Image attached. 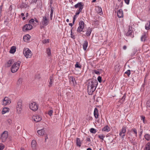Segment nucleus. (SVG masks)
<instances>
[{
  "label": "nucleus",
  "instance_id": "f257e3e1",
  "mask_svg": "<svg viewBox=\"0 0 150 150\" xmlns=\"http://www.w3.org/2000/svg\"><path fill=\"white\" fill-rule=\"evenodd\" d=\"M98 84V81L96 79H92L88 81L87 90L89 94H92L95 90Z\"/></svg>",
  "mask_w": 150,
  "mask_h": 150
},
{
  "label": "nucleus",
  "instance_id": "f03ea898",
  "mask_svg": "<svg viewBox=\"0 0 150 150\" xmlns=\"http://www.w3.org/2000/svg\"><path fill=\"white\" fill-rule=\"evenodd\" d=\"M49 16V14L48 13L45 14V15L43 16L42 17V20L41 24V27H44L47 25L49 23V20L48 19V17Z\"/></svg>",
  "mask_w": 150,
  "mask_h": 150
},
{
  "label": "nucleus",
  "instance_id": "7ed1b4c3",
  "mask_svg": "<svg viewBox=\"0 0 150 150\" xmlns=\"http://www.w3.org/2000/svg\"><path fill=\"white\" fill-rule=\"evenodd\" d=\"M23 53L26 58H30L32 55L31 51L28 48H25L24 49Z\"/></svg>",
  "mask_w": 150,
  "mask_h": 150
},
{
  "label": "nucleus",
  "instance_id": "20e7f679",
  "mask_svg": "<svg viewBox=\"0 0 150 150\" xmlns=\"http://www.w3.org/2000/svg\"><path fill=\"white\" fill-rule=\"evenodd\" d=\"M127 128L126 127L123 126L122 129L120 131L119 135L122 140L124 139V137L125 136Z\"/></svg>",
  "mask_w": 150,
  "mask_h": 150
},
{
  "label": "nucleus",
  "instance_id": "39448f33",
  "mask_svg": "<svg viewBox=\"0 0 150 150\" xmlns=\"http://www.w3.org/2000/svg\"><path fill=\"white\" fill-rule=\"evenodd\" d=\"M8 137V134L7 131H5L2 134L0 140H1L2 142H5Z\"/></svg>",
  "mask_w": 150,
  "mask_h": 150
},
{
  "label": "nucleus",
  "instance_id": "423d86ee",
  "mask_svg": "<svg viewBox=\"0 0 150 150\" xmlns=\"http://www.w3.org/2000/svg\"><path fill=\"white\" fill-rule=\"evenodd\" d=\"M79 26L78 27L77 31L80 33L83 30L84 27V23L82 21H80L79 23Z\"/></svg>",
  "mask_w": 150,
  "mask_h": 150
},
{
  "label": "nucleus",
  "instance_id": "0eeeda50",
  "mask_svg": "<svg viewBox=\"0 0 150 150\" xmlns=\"http://www.w3.org/2000/svg\"><path fill=\"white\" fill-rule=\"evenodd\" d=\"M30 108L32 110L35 111L37 110L38 107L35 103L33 102L30 104Z\"/></svg>",
  "mask_w": 150,
  "mask_h": 150
},
{
  "label": "nucleus",
  "instance_id": "6e6552de",
  "mask_svg": "<svg viewBox=\"0 0 150 150\" xmlns=\"http://www.w3.org/2000/svg\"><path fill=\"white\" fill-rule=\"evenodd\" d=\"M33 28V26L29 24H26L24 25L23 28V30L25 32L27 31L31 30Z\"/></svg>",
  "mask_w": 150,
  "mask_h": 150
},
{
  "label": "nucleus",
  "instance_id": "1a4fd4ad",
  "mask_svg": "<svg viewBox=\"0 0 150 150\" xmlns=\"http://www.w3.org/2000/svg\"><path fill=\"white\" fill-rule=\"evenodd\" d=\"M11 102V99L8 97H5L3 100L2 104L4 106H5L9 105Z\"/></svg>",
  "mask_w": 150,
  "mask_h": 150
},
{
  "label": "nucleus",
  "instance_id": "9d476101",
  "mask_svg": "<svg viewBox=\"0 0 150 150\" xmlns=\"http://www.w3.org/2000/svg\"><path fill=\"white\" fill-rule=\"evenodd\" d=\"M17 111L19 114L21 113L22 110V106L21 103L20 102L18 103L16 106Z\"/></svg>",
  "mask_w": 150,
  "mask_h": 150
},
{
  "label": "nucleus",
  "instance_id": "9b49d317",
  "mask_svg": "<svg viewBox=\"0 0 150 150\" xmlns=\"http://www.w3.org/2000/svg\"><path fill=\"white\" fill-rule=\"evenodd\" d=\"M41 117L38 115L33 116L32 117V120L36 122H39L41 120Z\"/></svg>",
  "mask_w": 150,
  "mask_h": 150
},
{
  "label": "nucleus",
  "instance_id": "f8f14e48",
  "mask_svg": "<svg viewBox=\"0 0 150 150\" xmlns=\"http://www.w3.org/2000/svg\"><path fill=\"white\" fill-rule=\"evenodd\" d=\"M83 4L82 3L80 2H79L77 4H75L74 6L75 8H79V9H80L81 8V10H82L83 8Z\"/></svg>",
  "mask_w": 150,
  "mask_h": 150
},
{
  "label": "nucleus",
  "instance_id": "ddd939ff",
  "mask_svg": "<svg viewBox=\"0 0 150 150\" xmlns=\"http://www.w3.org/2000/svg\"><path fill=\"white\" fill-rule=\"evenodd\" d=\"M117 16L119 18H122L123 16V12L122 9L119 10L117 13Z\"/></svg>",
  "mask_w": 150,
  "mask_h": 150
},
{
  "label": "nucleus",
  "instance_id": "4468645a",
  "mask_svg": "<svg viewBox=\"0 0 150 150\" xmlns=\"http://www.w3.org/2000/svg\"><path fill=\"white\" fill-rule=\"evenodd\" d=\"M19 68L18 66H11V71L12 73L16 72L18 71Z\"/></svg>",
  "mask_w": 150,
  "mask_h": 150
},
{
  "label": "nucleus",
  "instance_id": "2eb2a0df",
  "mask_svg": "<svg viewBox=\"0 0 150 150\" xmlns=\"http://www.w3.org/2000/svg\"><path fill=\"white\" fill-rule=\"evenodd\" d=\"M37 132L38 134L40 135H43L45 133V129H42L40 130H38L37 131Z\"/></svg>",
  "mask_w": 150,
  "mask_h": 150
},
{
  "label": "nucleus",
  "instance_id": "dca6fc26",
  "mask_svg": "<svg viewBox=\"0 0 150 150\" xmlns=\"http://www.w3.org/2000/svg\"><path fill=\"white\" fill-rule=\"evenodd\" d=\"M36 142L35 140H33L31 142V147L33 149H36Z\"/></svg>",
  "mask_w": 150,
  "mask_h": 150
},
{
  "label": "nucleus",
  "instance_id": "f3484780",
  "mask_svg": "<svg viewBox=\"0 0 150 150\" xmlns=\"http://www.w3.org/2000/svg\"><path fill=\"white\" fill-rule=\"evenodd\" d=\"M53 81L54 79L53 77L51 76L50 78V81L48 85L49 87H50L52 86Z\"/></svg>",
  "mask_w": 150,
  "mask_h": 150
},
{
  "label": "nucleus",
  "instance_id": "a211bd4d",
  "mask_svg": "<svg viewBox=\"0 0 150 150\" xmlns=\"http://www.w3.org/2000/svg\"><path fill=\"white\" fill-rule=\"evenodd\" d=\"M30 36L28 34H26L23 37V39L25 41L27 42L30 38Z\"/></svg>",
  "mask_w": 150,
  "mask_h": 150
},
{
  "label": "nucleus",
  "instance_id": "6ab92c4d",
  "mask_svg": "<svg viewBox=\"0 0 150 150\" xmlns=\"http://www.w3.org/2000/svg\"><path fill=\"white\" fill-rule=\"evenodd\" d=\"M88 42L86 40L84 41L83 45V48L84 50H86L88 47Z\"/></svg>",
  "mask_w": 150,
  "mask_h": 150
},
{
  "label": "nucleus",
  "instance_id": "aec40b11",
  "mask_svg": "<svg viewBox=\"0 0 150 150\" xmlns=\"http://www.w3.org/2000/svg\"><path fill=\"white\" fill-rule=\"evenodd\" d=\"M91 32L92 29L91 28H88L86 33V35L87 36H89L91 33Z\"/></svg>",
  "mask_w": 150,
  "mask_h": 150
},
{
  "label": "nucleus",
  "instance_id": "412c9836",
  "mask_svg": "<svg viewBox=\"0 0 150 150\" xmlns=\"http://www.w3.org/2000/svg\"><path fill=\"white\" fill-rule=\"evenodd\" d=\"M110 130V127L108 125H107L103 128L102 130V131L108 132Z\"/></svg>",
  "mask_w": 150,
  "mask_h": 150
},
{
  "label": "nucleus",
  "instance_id": "4be33fe9",
  "mask_svg": "<svg viewBox=\"0 0 150 150\" xmlns=\"http://www.w3.org/2000/svg\"><path fill=\"white\" fill-rule=\"evenodd\" d=\"M94 115L95 117L97 118L98 117V110L96 108H95L94 112Z\"/></svg>",
  "mask_w": 150,
  "mask_h": 150
},
{
  "label": "nucleus",
  "instance_id": "5701e85b",
  "mask_svg": "<svg viewBox=\"0 0 150 150\" xmlns=\"http://www.w3.org/2000/svg\"><path fill=\"white\" fill-rule=\"evenodd\" d=\"M16 48L15 46H12L10 49V52L11 53L13 54L15 53L16 51Z\"/></svg>",
  "mask_w": 150,
  "mask_h": 150
},
{
  "label": "nucleus",
  "instance_id": "b1692460",
  "mask_svg": "<svg viewBox=\"0 0 150 150\" xmlns=\"http://www.w3.org/2000/svg\"><path fill=\"white\" fill-rule=\"evenodd\" d=\"M146 34L145 33H144L142 35L141 37V41H144L146 40Z\"/></svg>",
  "mask_w": 150,
  "mask_h": 150
},
{
  "label": "nucleus",
  "instance_id": "393cba45",
  "mask_svg": "<svg viewBox=\"0 0 150 150\" xmlns=\"http://www.w3.org/2000/svg\"><path fill=\"white\" fill-rule=\"evenodd\" d=\"M76 143L77 145L79 146V147L81 145V140L80 139L77 138L76 140Z\"/></svg>",
  "mask_w": 150,
  "mask_h": 150
},
{
  "label": "nucleus",
  "instance_id": "a878e982",
  "mask_svg": "<svg viewBox=\"0 0 150 150\" xmlns=\"http://www.w3.org/2000/svg\"><path fill=\"white\" fill-rule=\"evenodd\" d=\"M144 150H150V143H148L146 145Z\"/></svg>",
  "mask_w": 150,
  "mask_h": 150
},
{
  "label": "nucleus",
  "instance_id": "bb28decb",
  "mask_svg": "<svg viewBox=\"0 0 150 150\" xmlns=\"http://www.w3.org/2000/svg\"><path fill=\"white\" fill-rule=\"evenodd\" d=\"M9 110V109L8 108H4L3 110L2 111V114H4L6 113L7 112H8Z\"/></svg>",
  "mask_w": 150,
  "mask_h": 150
},
{
  "label": "nucleus",
  "instance_id": "cd10ccee",
  "mask_svg": "<svg viewBox=\"0 0 150 150\" xmlns=\"http://www.w3.org/2000/svg\"><path fill=\"white\" fill-rule=\"evenodd\" d=\"M132 30H130L129 29L128 31L126 33V35L132 37Z\"/></svg>",
  "mask_w": 150,
  "mask_h": 150
},
{
  "label": "nucleus",
  "instance_id": "c85d7f7f",
  "mask_svg": "<svg viewBox=\"0 0 150 150\" xmlns=\"http://www.w3.org/2000/svg\"><path fill=\"white\" fill-rule=\"evenodd\" d=\"M96 9L98 13H102V10L101 7H97Z\"/></svg>",
  "mask_w": 150,
  "mask_h": 150
},
{
  "label": "nucleus",
  "instance_id": "c756f323",
  "mask_svg": "<svg viewBox=\"0 0 150 150\" xmlns=\"http://www.w3.org/2000/svg\"><path fill=\"white\" fill-rule=\"evenodd\" d=\"M131 132H133V134H135L136 137H137V132L136 129L135 128L132 129L131 130Z\"/></svg>",
  "mask_w": 150,
  "mask_h": 150
},
{
  "label": "nucleus",
  "instance_id": "7c9ffc66",
  "mask_svg": "<svg viewBox=\"0 0 150 150\" xmlns=\"http://www.w3.org/2000/svg\"><path fill=\"white\" fill-rule=\"evenodd\" d=\"M46 52L47 54V55L49 56L50 57L51 56V50L49 48H47L46 49Z\"/></svg>",
  "mask_w": 150,
  "mask_h": 150
},
{
  "label": "nucleus",
  "instance_id": "2f4dec72",
  "mask_svg": "<svg viewBox=\"0 0 150 150\" xmlns=\"http://www.w3.org/2000/svg\"><path fill=\"white\" fill-rule=\"evenodd\" d=\"M22 81L23 79L21 78H19L17 81V84L19 86L21 85L22 83Z\"/></svg>",
  "mask_w": 150,
  "mask_h": 150
},
{
  "label": "nucleus",
  "instance_id": "473e14b6",
  "mask_svg": "<svg viewBox=\"0 0 150 150\" xmlns=\"http://www.w3.org/2000/svg\"><path fill=\"white\" fill-rule=\"evenodd\" d=\"M53 10L52 8H51L50 10V19L51 20H52V19L53 14Z\"/></svg>",
  "mask_w": 150,
  "mask_h": 150
},
{
  "label": "nucleus",
  "instance_id": "72a5a7b5",
  "mask_svg": "<svg viewBox=\"0 0 150 150\" xmlns=\"http://www.w3.org/2000/svg\"><path fill=\"white\" fill-rule=\"evenodd\" d=\"M21 64V62L18 61L17 62H14L13 66H20Z\"/></svg>",
  "mask_w": 150,
  "mask_h": 150
},
{
  "label": "nucleus",
  "instance_id": "f704fd0d",
  "mask_svg": "<svg viewBox=\"0 0 150 150\" xmlns=\"http://www.w3.org/2000/svg\"><path fill=\"white\" fill-rule=\"evenodd\" d=\"M145 139L147 140H149L150 139V136L149 134H145L144 136Z\"/></svg>",
  "mask_w": 150,
  "mask_h": 150
},
{
  "label": "nucleus",
  "instance_id": "c9c22d12",
  "mask_svg": "<svg viewBox=\"0 0 150 150\" xmlns=\"http://www.w3.org/2000/svg\"><path fill=\"white\" fill-rule=\"evenodd\" d=\"M70 80L74 84V82L76 83V81L75 80V79L74 77L73 76H71L70 77Z\"/></svg>",
  "mask_w": 150,
  "mask_h": 150
},
{
  "label": "nucleus",
  "instance_id": "e433bc0d",
  "mask_svg": "<svg viewBox=\"0 0 150 150\" xmlns=\"http://www.w3.org/2000/svg\"><path fill=\"white\" fill-rule=\"evenodd\" d=\"M14 62L13 59H10L7 62V64H12Z\"/></svg>",
  "mask_w": 150,
  "mask_h": 150
},
{
  "label": "nucleus",
  "instance_id": "4c0bfd02",
  "mask_svg": "<svg viewBox=\"0 0 150 150\" xmlns=\"http://www.w3.org/2000/svg\"><path fill=\"white\" fill-rule=\"evenodd\" d=\"M125 98V95H124L123 96V97H122V98H121V99L120 100V102L122 103H123L124 102V101Z\"/></svg>",
  "mask_w": 150,
  "mask_h": 150
},
{
  "label": "nucleus",
  "instance_id": "58836bf2",
  "mask_svg": "<svg viewBox=\"0 0 150 150\" xmlns=\"http://www.w3.org/2000/svg\"><path fill=\"white\" fill-rule=\"evenodd\" d=\"M90 132L91 133L95 134L96 132V129L94 128H92L91 129Z\"/></svg>",
  "mask_w": 150,
  "mask_h": 150
},
{
  "label": "nucleus",
  "instance_id": "ea45409f",
  "mask_svg": "<svg viewBox=\"0 0 150 150\" xmlns=\"http://www.w3.org/2000/svg\"><path fill=\"white\" fill-rule=\"evenodd\" d=\"M49 40L48 39H46L42 41V43L44 44L47 43L49 42Z\"/></svg>",
  "mask_w": 150,
  "mask_h": 150
},
{
  "label": "nucleus",
  "instance_id": "a19ab883",
  "mask_svg": "<svg viewBox=\"0 0 150 150\" xmlns=\"http://www.w3.org/2000/svg\"><path fill=\"white\" fill-rule=\"evenodd\" d=\"M4 148V145L2 144H0V150H3Z\"/></svg>",
  "mask_w": 150,
  "mask_h": 150
},
{
  "label": "nucleus",
  "instance_id": "79ce46f5",
  "mask_svg": "<svg viewBox=\"0 0 150 150\" xmlns=\"http://www.w3.org/2000/svg\"><path fill=\"white\" fill-rule=\"evenodd\" d=\"M53 112V110H50L48 111V114L50 116H51L52 115Z\"/></svg>",
  "mask_w": 150,
  "mask_h": 150
},
{
  "label": "nucleus",
  "instance_id": "37998d69",
  "mask_svg": "<svg viewBox=\"0 0 150 150\" xmlns=\"http://www.w3.org/2000/svg\"><path fill=\"white\" fill-rule=\"evenodd\" d=\"M82 10H81V8L80 9H79V10L76 12L75 14L76 15H79Z\"/></svg>",
  "mask_w": 150,
  "mask_h": 150
},
{
  "label": "nucleus",
  "instance_id": "c03bdc74",
  "mask_svg": "<svg viewBox=\"0 0 150 150\" xmlns=\"http://www.w3.org/2000/svg\"><path fill=\"white\" fill-rule=\"evenodd\" d=\"M35 79H39L40 78V76L39 74H37L35 75Z\"/></svg>",
  "mask_w": 150,
  "mask_h": 150
},
{
  "label": "nucleus",
  "instance_id": "a18cd8bd",
  "mask_svg": "<svg viewBox=\"0 0 150 150\" xmlns=\"http://www.w3.org/2000/svg\"><path fill=\"white\" fill-rule=\"evenodd\" d=\"M98 137L100 139H102L103 140V138L105 137V136L103 135H99L98 136Z\"/></svg>",
  "mask_w": 150,
  "mask_h": 150
},
{
  "label": "nucleus",
  "instance_id": "49530a36",
  "mask_svg": "<svg viewBox=\"0 0 150 150\" xmlns=\"http://www.w3.org/2000/svg\"><path fill=\"white\" fill-rule=\"evenodd\" d=\"M77 15H76V14L74 16L73 18V24L75 22V21L76 20V18L77 17Z\"/></svg>",
  "mask_w": 150,
  "mask_h": 150
},
{
  "label": "nucleus",
  "instance_id": "de8ad7c7",
  "mask_svg": "<svg viewBox=\"0 0 150 150\" xmlns=\"http://www.w3.org/2000/svg\"><path fill=\"white\" fill-rule=\"evenodd\" d=\"M75 70L76 71H78L79 69H81V66H75Z\"/></svg>",
  "mask_w": 150,
  "mask_h": 150
},
{
  "label": "nucleus",
  "instance_id": "09e8293b",
  "mask_svg": "<svg viewBox=\"0 0 150 150\" xmlns=\"http://www.w3.org/2000/svg\"><path fill=\"white\" fill-rule=\"evenodd\" d=\"M34 19L32 18L30 20L29 23L30 24H32L34 22Z\"/></svg>",
  "mask_w": 150,
  "mask_h": 150
},
{
  "label": "nucleus",
  "instance_id": "8fccbe9b",
  "mask_svg": "<svg viewBox=\"0 0 150 150\" xmlns=\"http://www.w3.org/2000/svg\"><path fill=\"white\" fill-rule=\"evenodd\" d=\"M125 73L127 74L128 76H129L130 74V71L129 70H127L125 72Z\"/></svg>",
  "mask_w": 150,
  "mask_h": 150
},
{
  "label": "nucleus",
  "instance_id": "3c124183",
  "mask_svg": "<svg viewBox=\"0 0 150 150\" xmlns=\"http://www.w3.org/2000/svg\"><path fill=\"white\" fill-rule=\"evenodd\" d=\"M101 79L102 78L101 76H99L98 77V81L100 83L101 81Z\"/></svg>",
  "mask_w": 150,
  "mask_h": 150
},
{
  "label": "nucleus",
  "instance_id": "603ef678",
  "mask_svg": "<svg viewBox=\"0 0 150 150\" xmlns=\"http://www.w3.org/2000/svg\"><path fill=\"white\" fill-rule=\"evenodd\" d=\"M141 119L143 120V121L144 123V120L145 119V117L143 116H142L141 117Z\"/></svg>",
  "mask_w": 150,
  "mask_h": 150
},
{
  "label": "nucleus",
  "instance_id": "864d4df0",
  "mask_svg": "<svg viewBox=\"0 0 150 150\" xmlns=\"http://www.w3.org/2000/svg\"><path fill=\"white\" fill-rule=\"evenodd\" d=\"M94 72L96 74L98 75H99L100 74L99 72L98 71H96V70H94Z\"/></svg>",
  "mask_w": 150,
  "mask_h": 150
},
{
  "label": "nucleus",
  "instance_id": "5fc2aeb1",
  "mask_svg": "<svg viewBox=\"0 0 150 150\" xmlns=\"http://www.w3.org/2000/svg\"><path fill=\"white\" fill-rule=\"evenodd\" d=\"M125 2L127 4H129V2L130 0H124Z\"/></svg>",
  "mask_w": 150,
  "mask_h": 150
},
{
  "label": "nucleus",
  "instance_id": "6e6d98bb",
  "mask_svg": "<svg viewBox=\"0 0 150 150\" xmlns=\"http://www.w3.org/2000/svg\"><path fill=\"white\" fill-rule=\"evenodd\" d=\"M71 37L73 39L74 38V36L72 34V30H71Z\"/></svg>",
  "mask_w": 150,
  "mask_h": 150
},
{
  "label": "nucleus",
  "instance_id": "4d7b16f0",
  "mask_svg": "<svg viewBox=\"0 0 150 150\" xmlns=\"http://www.w3.org/2000/svg\"><path fill=\"white\" fill-rule=\"evenodd\" d=\"M7 121L9 124H11L12 122V120L10 119H8L7 120Z\"/></svg>",
  "mask_w": 150,
  "mask_h": 150
},
{
  "label": "nucleus",
  "instance_id": "13d9d810",
  "mask_svg": "<svg viewBox=\"0 0 150 150\" xmlns=\"http://www.w3.org/2000/svg\"><path fill=\"white\" fill-rule=\"evenodd\" d=\"M147 105L148 106L150 107V101L147 102Z\"/></svg>",
  "mask_w": 150,
  "mask_h": 150
},
{
  "label": "nucleus",
  "instance_id": "bf43d9fd",
  "mask_svg": "<svg viewBox=\"0 0 150 150\" xmlns=\"http://www.w3.org/2000/svg\"><path fill=\"white\" fill-rule=\"evenodd\" d=\"M127 48V47L125 45H124L123 47V49L124 50H126Z\"/></svg>",
  "mask_w": 150,
  "mask_h": 150
},
{
  "label": "nucleus",
  "instance_id": "052dcab7",
  "mask_svg": "<svg viewBox=\"0 0 150 150\" xmlns=\"http://www.w3.org/2000/svg\"><path fill=\"white\" fill-rule=\"evenodd\" d=\"M79 64L78 62H77L75 64L74 66H79Z\"/></svg>",
  "mask_w": 150,
  "mask_h": 150
},
{
  "label": "nucleus",
  "instance_id": "680f3d73",
  "mask_svg": "<svg viewBox=\"0 0 150 150\" xmlns=\"http://www.w3.org/2000/svg\"><path fill=\"white\" fill-rule=\"evenodd\" d=\"M74 24H73V23H69V25L70 26H71L72 27V26H73V25Z\"/></svg>",
  "mask_w": 150,
  "mask_h": 150
},
{
  "label": "nucleus",
  "instance_id": "e2e57ef3",
  "mask_svg": "<svg viewBox=\"0 0 150 150\" xmlns=\"http://www.w3.org/2000/svg\"><path fill=\"white\" fill-rule=\"evenodd\" d=\"M21 15L22 16H24V14L23 13H22L21 14Z\"/></svg>",
  "mask_w": 150,
  "mask_h": 150
},
{
  "label": "nucleus",
  "instance_id": "0e129e2a",
  "mask_svg": "<svg viewBox=\"0 0 150 150\" xmlns=\"http://www.w3.org/2000/svg\"><path fill=\"white\" fill-rule=\"evenodd\" d=\"M35 21L37 23H38V20L36 19H35Z\"/></svg>",
  "mask_w": 150,
  "mask_h": 150
},
{
  "label": "nucleus",
  "instance_id": "69168bd1",
  "mask_svg": "<svg viewBox=\"0 0 150 150\" xmlns=\"http://www.w3.org/2000/svg\"><path fill=\"white\" fill-rule=\"evenodd\" d=\"M86 150H92V149L91 148H88Z\"/></svg>",
  "mask_w": 150,
  "mask_h": 150
},
{
  "label": "nucleus",
  "instance_id": "338daca9",
  "mask_svg": "<svg viewBox=\"0 0 150 150\" xmlns=\"http://www.w3.org/2000/svg\"><path fill=\"white\" fill-rule=\"evenodd\" d=\"M9 9L11 10L12 9V7H11V6L9 8Z\"/></svg>",
  "mask_w": 150,
  "mask_h": 150
},
{
  "label": "nucleus",
  "instance_id": "774afa93",
  "mask_svg": "<svg viewBox=\"0 0 150 150\" xmlns=\"http://www.w3.org/2000/svg\"><path fill=\"white\" fill-rule=\"evenodd\" d=\"M66 21L67 22H69V20L68 19H67V20H66Z\"/></svg>",
  "mask_w": 150,
  "mask_h": 150
}]
</instances>
